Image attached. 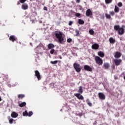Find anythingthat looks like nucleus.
<instances>
[{
  "label": "nucleus",
  "instance_id": "nucleus-31",
  "mask_svg": "<svg viewBox=\"0 0 125 125\" xmlns=\"http://www.w3.org/2000/svg\"><path fill=\"white\" fill-rule=\"evenodd\" d=\"M51 64H57L58 63V61H51L50 62Z\"/></svg>",
  "mask_w": 125,
  "mask_h": 125
},
{
  "label": "nucleus",
  "instance_id": "nucleus-46",
  "mask_svg": "<svg viewBox=\"0 0 125 125\" xmlns=\"http://www.w3.org/2000/svg\"><path fill=\"white\" fill-rule=\"evenodd\" d=\"M122 75H123V76H125V72H123V73H122Z\"/></svg>",
  "mask_w": 125,
  "mask_h": 125
},
{
  "label": "nucleus",
  "instance_id": "nucleus-6",
  "mask_svg": "<svg viewBox=\"0 0 125 125\" xmlns=\"http://www.w3.org/2000/svg\"><path fill=\"white\" fill-rule=\"evenodd\" d=\"M35 76L37 78L38 81H41L42 80V75H41V73L39 72V70H35Z\"/></svg>",
  "mask_w": 125,
  "mask_h": 125
},
{
  "label": "nucleus",
  "instance_id": "nucleus-47",
  "mask_svg": "<svg viewBox=\"0 0 125 125\" xmlns=\"http://www.w3.org/2000/svg\"><path fill=\"white\" fill-rule=\"evenodd\" d=\"M1 97H0V101H1Z\"/></svg>",
  "mask_w": 125,
  "mask_h": 125
},
{
  "label": "nucleus",
  "instance_id": "nucleus-32",
  "mask_svg": "<svg viewBox=\"0 0 125 125\" xmlns=\"http://www.w3.org/2000/svg\"><path fill=\"white\" fill-rule=\"evenodd\" d=\"M105 3L108 4V3H111L112 2V0H105Z\"/></svg>",
  "mask_w": 125,
  "mask_h": 125
},
{
  "label": "nucleus",
  "instance_id": "nucleus-38",
  "mask_svg": "<svg viewBox=\"0 0 125 125\" xmlns=\"http://www.w3.org/2000/svg\"><path fill=\"white\" fill-rule=\"evenodd\" d=\"M75 16H76V17H80V16H81V14L79 13H75Z\"/></svg>",
  "mask_w": 125,
  "mask_h": 125
},
{
  "label": "nucleus",
  "instance_id": "nucleus-4",
  "mask_svg": "<svg viewBox=\"0 0 125 125\" xmlns=\"http://www.w3.org/2000/svg\"><path fill=\"white\" fill-rule=\"evenodd\" d=\"M95 61L96 64H98L99 66H101L103 64V60L101 59L100 57L96 56L95 57Z\"/></svg>",
  "mask_w": 125,
  "mask_h": 125
},
{
  "label": "nucleus",
  "instance_id": "nucleus-42",
  "mask_svg": "<svg viewBox=\"0 0 125 125\" xmlns=\"http://www.w3.org/2000/svg\"><path fill=\"white\" fill-rule=\"evenodd\" d=\"M77 3H80L81 2V0H76Z\"/></svg>",
  "mask_w": 125,
  "mask_h": 125
},
{
  "label": "nucleus",
  "instance_id": "nucleus-39",
  "mask_svg": "<svg viewBox=\"0 0 125 125\" xmlns=\"http://www.w3.org/2000/svg\"><path fill=\"white\" fill-rule=\"evenodd\" d=\"M80 10H83V6L80 5H78Z\"/></svg>",
  "mask_w": 125,
  "mask_h": 125
},
{
  "label": "nucleus",
  "instance_id": "nucleus-8",
  "mask_svg": "<svg viewBox=\"0 0 125 125\" xmlns=\"http://www.w3.org/2000/svg\"><path fill=\"white\" fill-rule=\"evenodd\" d=\"M98 96L100 99H101L102 100H105L106 99V96H105V95L103 93H99Z\"/></svg>",
  "mask_w": 125,
  "mask_h": 125
},
{
  "label": "nucleus",
  "instance_id": "nucleus-43",
  "mask_svg": "<svg viewBox=\"0 0 125 125\" xmlns=\"http://www.w3.org/2000/svg\"><path fill=\"white\" fill-rule=\"evenodd\" d=\"M44 10H47V7H44Z\"/></svg>",
  "mask_w": 125,
  "mask_h": 125
},
{
  "label": "nucleus",
  "instance_id": "nucleus-44",
  "mask_svg": "<svg viewBox=\"0 0 125 125\" xmlns=\"http://www.w3.org/2000/svg\"><path fill=\"white\" fill-rule=\"evenodd\" d=\"M112 69L115 70V65H112Z\"/></svg>",
  "mask_w": 125,
  "mask_h": 125
},
{
  "label": "nucleus",
  "instance_id": "nucleus-14",
  "mask_svg": "<svg viewBox=\"0 0 125 125\" xmlns=\"http://www.w3.org/2000/svg\"><path fill=\"white\" fill-rule=\"evenodd\" d=\"M122 54L120 52H116L115 54L114 55L115 58H120L121 57Z\"/></svg>",
  "mask_w": 125,
  "mask_h": 125
},
{
  "label": "nucleus",
  "instance_id": "nucleus-9",
  "mask_svg": "<svg viewBox=\"0 0 125 125\" xmlns=\"http://www.w3.org/2000/svg\"><path fill=\"white\" fill-rule=\"evenodd\" d=\"M74 96H76L79 100H83L84 98L83 95H81L80 93H75L74 94Z\"/></svg>",
  "mask_w": 125,
  "mask_h": 125
},
{
  "label": "nucleus",
  "instance_id": "nucleus-36",
  "mask_svg": "<svg viewBox=\"0 0 125 125\" xmlns=\"http://www.w3.org/2000/svg\"><path fill=\"white\" fill-rule=\"evenodd\" d=\"M118 5L119 6V7H122V6H123V3L120 2L118 3Z\"/></svg>",
  "mask_w": 125,
  "mask_h": 125
},
{
  "label": "nucleus",
  "instance_id": "nucleus-21",
  "mask_svg": "<svg viewBox=\"0 0 125 125\" xmlns=\"http://www.w3.org/2000/svg\"><path fill=\"white\" fill-rule=\"evenodd\" d=\"M86 103H87V105L89 106V107H91L92 106V103L90 102V101H89V99H87L86 100Z\"/></svg>",
  "mask_w": 125,
  "mask_h": 125
},
{
  "label": "nucleus",
  "instance_id": "nucleus-19",
  "mask_svg": "<svg viewBox=\"0 0 125 125\" xmlns=\"http://www.w3.org/2000/svg\"><path fill=\"white\" fill-rule=\"evenodd\" d=\"M78 92H79L80 94H83V87L82 86H80L79 87V89L78 91Z\"/></svg>",
  "mask_w": 125,
  "mask_h": 125
},
{
  "label": "nucleus",
  "instance_id": "nucleus-23",
  "mask_svg": "<svg viewBox=\"0 0 125 125\" xmlns=\"http://www.w3.org/2000/svg\"><path fill=\"white\" fill-rule=\"evenodd\" d=\"M19 107H21V108H22V107H25V106H26V102H23L22 103H21V104H19Z\"/></svg>",
  "mask_w": 125,
  "mask_h": 125
},
{
  "label": "nucleus",
  "instance_id": "nucleus-7",
  "mask_svg": "<svg viewBox=\"0 0 125 125\" xmlns=\"http://www.w3.org/2000/svg\"><path fill=\"white\" fill-rule=\"evenodd\" d=\"M9 41L12 42H16L17 41V37L14 35H11L10 36L9 38Z\"/></svg>",
  "mask_w": 125,
  "mask_h": 125
},
{
  "label": "nucleus",
  "instance_id": "nucleus-28",
  "mask_svg": "<svg viewBox=\"0 0 125 125\" xmlns=\"http://www.w3.org/2000/svg\"><path fill=\"white\" fill-rule=\"evenodd\" d=\"M105 17H106V19H111V15H109L107 13H105Z\"/></svg>",
  "mask_w": 125,
  "mask_h": 125
},
{
  "label": "nucleus",
  "instance_id": "nucleus-22",
  "mask_svg": "<svg viewBox=\"0 0 125 125\" xmlns=\"http://www.w3.org/2000/svg\"><path fill=\"white\" fill-rule=\"evenodd\" d=\"M114 11L116 13H118V12L120 11V8H119V7H118L117 5H115L114 8Z\"/></svg>",
  "mask_w": 125,
  "mask_h": 125
},
{
  "label": "nucleus",
  "instance_id": "nucleus-16",
  "mask_svg": "<svg viewBox=\"0 0 125 125\" xmlns=\"http://www.w3.org/2000/svg\"><path fill=\"white\" fill-rule=\"evenodd\" d=\"M11 117L12 118H17V117H18V114L15 112H13L11 114Z\"/></svg>",
  "mask_w": 125,
  "mask_h": 125
},
{
  "label": "nucleus",
  "instance_id": "nucleus-48",
  "mask_svg": "<svg viewBox=\"0 0 125 125\" xmlns=\"http://www.w3.org/2000/svg\"><path fill=\"white\" fill-rule=\"evenodd\" d=\"M123 28H125V26L123 25L122 26Z\"/></svg>",
  "mask_w": 125,
  "mask_h": 125
},
{
  "label": "nucleus",
  "instance_id": "nucleus-34",
  "mask_svg": "<svg viewBox=\"0 0 125 125\" xmlns=\"http://www.w3.org/2000/svg\"><path fill=\"white\" fill-rule=\"evenodd\" d=\"M55 51V50H54V49H52L51 50H50V53L51 54H53L54 53V52Z\"/></svg>",
  "mask_w": 125,
  "mask_h": 125
},
{
  "label": "nucleus",
  "instance_id": "nucleus-40",
  "mask_svg": "<svg viewBox=\"0 0 125 125\" xmlns=\"http://www.w3.org/2000/svg\"><path fill=\"white\" fill-rule=\"evenodd\" d=\"M26 0H20V3H24V2H25V1H26Z\"/></svg>",
  "mask_w": 125,
  "mask_h": 125
},
{
  "label": "nucleus",
  "instance_id": "nucleus-33",
  "mask_svg": "<svg viewBox=\"0 0 125 125\" xmlns=\"http://www.w3.org/2000/svg\"><path fill=\"white\" fill-rule=\"evenodd\" d=\"M110 15L111 16H114L115 15V12L114 11H110L109 12Z\"/></svg>",
  "mask_w": 125,
  "mask_h": 125
},
{
  "label": "nucleus",
  "instance_id": "nucleus-1",
  "mask_svg": "<svg viewBox=\"0 0 125 125\" xmlns=\"http://www.w3.org/2000/svg\"><path fill=\"white\" fill-rule=\"evenodd\" d=\"M55 36L56 39H58L59 42H60V43H62L64 41V38H63V35L62 34V32L60 31H55Z\"/></svg>",
  "mask_w": 125,
  "mask_h": 125
},
{
  "label": "nucleus",
  "instance_id": "nucleus-41",
  "mask_svg": "<svg viewBox=\"0 0 125 125\" xmlns=\"http://www.w3.org/2000/svg\"><path fill=\"white\" fill-rule=\"evenodd\" d=\"M72 24H73V21H70L69 22V23H68V25H69V26L72 25Z\"/></svg>",
  "mask_w": 125,
  "mask_h": 125
},
{
  "label": "nucleus",
  "instance_id": "nucleus-11",
  "mask_svg": "<svg viewBox=\"0 0 125 125\" xmlns=\"http://www.w3.org/2000/svg\"><path fill=\"white\" fill-rule=\"evenodd\" d=\"M103 67L104 70H108L110 68V64L108 62H104L103 64Z\"/></svg>",
  "mask_w": 125,
  "mask_h": 125
},
{
  "label": "nucleus",
  "instance_id": "nucleus-30",
  "mask_svg": "<svg viewBox=\"0 0 125 125\" xmlns=\"http://www.w3.org/2000/svg\"><path fill=\"white\" fill-rule=\"evenodd\" d=\"M33 116V112L29 111V113H27V117H32Z\"/></svg>",
  "mask_w": 125,
  "mask_h": 125
},
{
  "label": "nucleus",
  "instance_id": "nucleus-27",
  "mask_svg": "<svg viewBox=\"0 0 125 125\" xmlns=\"http://www.w3.org/2000/svg\"><path fill=\"white\" fill-rule=\"evenodd\" d=\"M22 115L23 117H28V111L25 110V111L22 113Z\"/></svg>",
  "mask_w": 125,
  "mask_h": 125
},
{
  "label": "nucleus",
  "instance_id": "nucleus-45",
  "mask_svg": "<svg viewBox=\"0 0 125 125\" xmlns=\"http://www.w3.org/2000/svg\"><path fill=\"white\" fill-rule=\"evenodd\" d=\"M60 59H62V57L61 56H59Z\"/></svg>",
  "mask_w": 125,
  "mask_h": 125
},
{
  "label": "nucleus",
  "instance_id": "nucleus-12",
  "mask_svg": "<svg viewBox=\"0 0 125 125\" xmlns=\"http://www.w3.org/2000/svg\"><path fill=\"white\" fill-rule=\"evenodd\" d=\"M91 15H92V12H91V10H90V9H88L86 11V16L89 17V16H91Z\"/></svg>",
  "mask_w": 125,
  "mask_h": 125
},
{
  "label": "nucleus",
  "instance_id": "nucleus-17",
  "mask_svg": "<svg viewBox=\"0 0 125 125\" xmlns=\"http://www.w3.org/2000/svg\"><path fill=\"white\" fill-rule=\"evenodd\" d=\"M98 55L100 56V57L103 58L105 56V54H104L103 52L100 51L98 52Z\"/></svg>",
  "mask_w": 125,
  "mask_h": 125
},
{
  "label": "nucleus",
  "instance_id": "nucleus-35",
  "mask_svg": "<svg viewBox=\"0 0 125 125\" xmlns=\"http://www.w3.org/2000/svg\"><path fill=\"white\" fill-rule=\"evenodd\" d=\"M13 121H14V120L13 119H10L9 120V124H13Z\"/></svg>",
  "mask_w": 125,
  "mask_h": 125
},
{
  "label": "nucleus",
  "instance_id": "nucleus-3",
  "mask_svg": "<svg viewBox=\"0 0 125 125\" xmlns=\"http://www.w3.org/2000/svg\"><path fill=\"white\" fill-rule=\"evenodd\" d=\"M73 68L75 69L76 72H77V73H80V72L82 71V67L78 63H74L73 64Z\"/></svg>",
  "mask_w": 125,
  "mask_h": 125
},
{
  "label": "nucleus",
  "instance_id": "nucleus-2",
  "mask_svg": "<svg viewBox=\"0 0 125 125\" xmlns=\"http://www.w3.org/2000/svg\"><path fill=\"white\" fill-rule=\"evenodd\" d=\"M114 29L117 31V32H118V34L121 36L125 34V29L123 27H121L119 25H114Z\"/></svg>",
  "mask_w": 125,
  "mask_h": 125
},
{
  "label": "nucleus",
  "instance_id": "nucleus-20",
  "mask_svg": "<svg viewBox=\"0 0 125 125\" xmlns=\"http://www.w3.org/2000/svg\"><path fill=\"white\" fill-rule=\"evenodd\" d=\"M48 49H52V48H54V44L53 43H49L48 45Z\"/></svg>",
  "mask_w": 125,
  "mask_h": 125
},
{
  "label": "nucleus",
  "instance_id": "nucleus-15",
  "mask_svg": "<svg viewBox=\"0 0 125 125\" xmlns=\"http://www.w3.org/2000/svg\"><path fill=\"white\" fill-rule=\"evenodd\" d=\"M29 6H28V5L26 3H24L22 5L21 8L22 9H24V10H26V9H28Z\"/></svg>",
  "mask_w": 125,
  "mask_h": 125
},
{
  "label": "nucleus",
  "instance_id": "nucleus-18",
  "mask_svg": "<svg viewBox=\"0 0 125 125\" xmlns=\"http://www.w3.org/2000/svg\"><path fill=\"white\" fill-rule=\"evenodd\" d=\"M110 43H115L116 42V40H115L112 37H110L109 39Z\"/></svg>",
  "mask_w": 125,
  "mask_h": 125
},
{
  "label": "nucleus",
  "instance_id": "nucleus-13",
  "mask_svg": "<svg viewBox=\"0 0 125 125\" xmlns=\"http://www.w3.org/2000/svg\"><path fill=\"white\" fill-rule=\"evenodd\" d=\"M92 49L97 50L99 48V45L98 44L95 43L92 45Z\"/></svg>",
  "mask_w": 125,
  "mask_h": 125
},
{
  "label": "nucleus",
  "instance_id": "nucleus-37",
  "mask_svg": "<svg viewBox=\"0 0 125 125\" xmlns=\"http://www.w3.org/2000/svg\"><path fill=\"white\" fill-rule=\"evenodd\" d=\"M67 42L68 43L72 42V39L69 38L67 40Z\"/></svg>",
  "mask_w": 125,
  "mask_h": 125
},
{
  "label": "nucleus",
  "instance_id": "nucleus-25",
  "mask_svg": "<svg viewBox=\"0 0 125 125\" xmlns=\"http://www.w3.org/2000/svg\"><path fill=\"white\" fill-rule=\"evenodd\" d=\"M18 97L19 99L21 98V99H23V98H24V97H25V95H24V94H19L18 95Z\"/></svg>",
  "mask_w": 125,
  "mask_h": 125
},
{
  "label": "nucleus",
  "instance_id": "nucleus-5",
  "mask_svg": "<svg viewBox=\"0 0 125 125\" xmlns=\"http://www.w3.org/2000/svg\"><path fill=\"white\" fill-rule=\"evenodd\" d=\"M113 62L115 63V66H120L123 62V60L121 59H115L113 60Z\"/></svg>",
  "mask_w": 125,
  "mask_h": 125
},
{
  "label": "nucleus",
  "instance_id": "nucleus-24",
  "mask_svg": "<svg viewBox=\"0 0 125 125\" xmlns=\"http://www.w3.org/2000/svg\"><path fill=\"white\" fill-rule=\"evenodd\" d=\"M78 23L79 24H80V25H83V24H84V21H83V20H82V19H79Z\"/></svg>",
  "mask_w": 125,
  "mask_h": 125
},
{
  "label": "nucleus",
  "instance_id": "nucleus-26",
  "mask_svg": "<svg viewBox=\"0 0 125 125\" xmlns=\"http://www.w3.org/2000/svg\"><path fill=\"white\" fill-rule=\"evenodd\" d=\"M75 33L76 37H81V35L80 34V31L76 30L75 31Z\"/></svg>",
  "mask_w": 125,
  "mask_h": 125
},
{
  "label": "nucleus",
  "instance_id": "nucleus-29",
  "mask_svg": "<svg viewBox=\"0 0 125 125\" xmlns=\"http://www.w3.org/2000/svg\"><path fill=\"white\" fill-rule=\"evenodd\" d=\"M89 33L90 34V35H94V31H93V30L92 29H90L89 30Z\"/></svg>",
  "mask_w": 125,
  "mask_h": 125
},
{
  "label": "nucleus",
  "instance_id": "nucleus-10",
  "mask_svg": "<svg viewBox=\"0 0 125 125\" xmlns=\"http://www.w3.org/2000/svg\"><path fill=\"white\" fill-rule=\"evenodd\" d=\"M84 69L85 71H88V72H91V71H92V68L87 65H85L84 66Z\"/></svg>",
  "mask_w": 125,
  "mask_h": 125
}]
</instances>
